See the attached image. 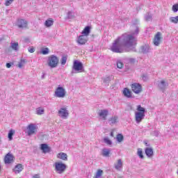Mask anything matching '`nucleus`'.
<instances>
[{
    "instance_id": "nucleus-4",
    "label": "nucleus",
    "mask_w": 178,
    "mask_h": 178,
    "mask_svg": "<svg viewBox=\"0 0 178 178\" xmlns=\"http://www.w3.org/2000/svg\"><path fill=\"white\" fill-rule=\"evenodd\" d=\"M55 170L58 175H62L66 170V164L60 162H56L54 163Z\"/></svg>"
},
{
    "instance_id": "nucleus-27",
    "label": "nucleus",
    "mask_w": 178,
    "mask_h": 178,
    "mask_svg": "<svg viewBox=\"0 0 178 178\" xmlns=\"http://www.w3.org/2000/svg\"><path fill=\"white\" fill-rule=\"evenodd\" d=\"M111 154V149H106V148H104L102 149V155L103 156H109V154Z\"/></svg>"
},
{
    "instance_id": "nucleus-17",
    "label": "nucleus",
    "mask_w": 178,
    "mask_h": 178,
    "mask_svg": "<svg viewBox=\"0 0 178 178\" xmlns=\"http://www.w3.org/2000/svg\"><path fill=\"white\" fill-rule=\"evenodd\" d=\"M119 122V117L118 115H114L108 119V123L111 126L113 124H116Z\"/></svg>"
},
{
    "instance_id": "nucleus-42",
    "label": "nucleus",
    "mask_w": 178,
    "mask_h": 178,
    "mask_svg": "<svg viewBox=\"0 0 178 178\" xmlns=\"http://www.w3.org/2000/svg\"><path fill=\"white\" fill-rule=\"evenodd\" d=\"M117 67L118 69H122L123 67V63H122V61H118L117 62Z\"/></svg>"
},
{
    "instance_id": "nucleus-19",
    "label": "nucleus",
    "mask_w": 178,
    "mask_h": 178,
    "mask_svg": "<svg viewBox=\"0 0 178 178\" xmlns=\"http://www.w3.org/2000/svg\"><path fill=\"white\" fill-rule=\"evenodd\" d=\"M90 33H91V27L90 26H87L84 28L81 34L87 37L88 35H89Z\"/></svg>"
},
{
    "instance_id": "nucleus-1",
    "label": "nucleus",
    "mask_w": 178,
    "mask_h": 178,
    "mask_svg": "<svg viewBox=\"0 0 178 178\" xmlns=\"http://www.w3.org/2000/svg\"><path fill=\"white\" fill-rule=\"evenodd\" d=\"M140 33V20H132L131 31L130 34L124 33L119 36L110 47L111 51L115 54H123L133 51L136 52L134 45L137 44V35Z\"/></svg>"
},
{
    "instance_id": "nucleus-25",
    "label": "nucleus",
    "mask_w": 178,
    "mask_h": 178,
    "mask_svg": "<svg viewBox=\"0 0 178 178\" xmlns=\"http://www.w3.org/2000/svg\"><path fill=\"white\" fill-rule=\"evenodd\" d=\"M122 166H123V163L122 162V159H118V163L115 164V168L117 170H120L122 168Z\"/></svg>"
},
{
    "instance_id": "nucleus-45",
    "label": "nucleus",
    "mask_w": 178,
    "mask_h": 178,
    "mask_svg": "<svg viewBox=\"0 0 178 178\" xmlns=\"http://www.w3.org/2000/svg\"><path fill=\"white\" fill-rule=\"evenodd\" d=\"M28 51L30 54H34V52H35V49H34V47H29Z\"/></svg>"
},
{
    "instance_id": "nucleus-29",
    "label": "nucleus",
    "mask_w": 178,
    "mask_h": 178,
    "mask_svg": "<svg viewBox=\"0 0 178 178\" xmlns=\"http://www.w3.org/2000/svg\"><path fill=\"white\" fill-rule=\"evenodd\" d=\"M136 109L138 111V113L145 114V108L141 106V105H138Z\"/></svg>"
},
{
    "instance_id": "nucleus-24",
    "label": "nucleus",
    "mask_w": 178,
    "mask_h": 178,
    "mask_svg": "<svg viewBox=\"0 0 178 178\" xmlns=\"http://www.w3.org/2000/svg\"><path fill=\"white\" fill-rule=\"evenodd\" d=\"M45 27H51V26H54V19L52 18H49L46 20L44 22Z\"/></svg>"
},
{
    "instance_id": "nucleus-51",
    "label": "nucleus",
    "mask_w": 178,
    "mask_h": 178,
    "mask_svg": "<svg viewBox=\"0 0 178 178\" xmlns=\"http://www.w3.org/2000/svg\"><path fill=\"white\" fill-rule=\"evenodd\" d=\"M41 79H45V74H42Z\"/></svg>"
},
{
    "instance_id": "nucleus-49",
    "label": "nucleus",
    "mask_w": 178,
    "mask_h": 178,
    "mask_svg": "<svg viewBox=\"0 0 178 178\" xmlns=\"http://www.w3.org/2000/svg\"><path fill=\"white\" fill-rule=\"evenodd\" d=\"M122 20L124 22H127L129 20V17L122 18Z\"/></svg>"
},
{
    "instance_id": "nucleus-20",
    "label": "nucleus",
    "mask_w": 178,
    "mask_h": 178,
    "mask_svg": "<svg viewBox=\"0 0 178 178\" xmlns=\"http://www.w3.org/2000/svg\"><path fill=\"white\" fill-rule=\"evenodd\" d=\"M122 92L123 95L126 97V98H131V91H130L129 88H124Z\"/></svg>"
},
{
    "instance_id": "nucleus-6",
    "label": "nucleus",
    "mask_w": 178,
    "mask_h": 178,
    "mask_svg": "<svg viewBox=\"0 0 178 178\" xmlns=\"http://www.w3.org/2000/svg\"><path fill=\"white\" fill-rule=\"evenodd\" d=\"M131 90L135 94H140L143 91V86L138 83H134L131 85Z\"/></svg>"
},
{
    "instance_id": "nucleus-18",
    "label": "nucleus",
    "mask_w": 178,
    "mask_h": 178,
    "mask_svg": "<svg viewBox=\"0 0 178 178\" xmlns=\"http://www.w3.org/2000/svg\"><path fill=\"white\" fill-rule=\"evenodd\" d=\"M145 152L148 158H151V156H154V149L151 147H147L145 150Z\"/></svg>"
},
{
    "instance_id": "nucleus-8",
    "label": "nucleus",
    "mask_w": 178,
    "mask_h": 178,
    "mask_svg": "<svg viewBox=\"0 0 178 178\" xmlns=\"http://www.w3.org/2000/svg\"><path fill=\"white\" fill-rule=\"evenodd\" d=\"M18 29H27L28 22L26 19H18L16 22Z\"/></svg>"
},
{
    "instance_id": "nucleus-3",
    "label": "nucleus",
    "mask_w": 178,
    "mask_h": 178,
    "mask_svg": "<svg viewBox=\"0 0 178 178\" xmlns=\"http://www.w3.org/2000/svg\"><path fill=\"white\" fill-rule=\"evenodd\" d=\"M54 96L56 98H65L66 97V90L62 86L58 85L55 90Z\"/></svg>"
},
{
    "instance_id": "nucleus-47",
    "label": "nucleus",
    "mask_w": 178,
    "mask_h": 178,
    "mask_svg": "<svg viewBox=\"0 0 178 178\" xmlns=\"http://www.w3.org/2000/svg\"><path fill=\"white\" fill-rule=\"evenodd\" d=\"M12 65H13V63H7L6 66L8 69H10V67H12Z\"/></svg>"
},
{
    "instance_id": "nucleus-5",
    "label": "nucleus",
    "mask_w": 178,
    "mask_h": 178,
    "mask_svg": "<svg viewBox=\"0 0 178 178\" xmlns=\"http://www.w3.org/2000/svg\"><path fill=\"white\" fill-rule=\"evenodd\" d=\"M58 116L61 118V119H67L69 118V111H67V108L62 107L58 110Z\"/></svg>"
},
{
    "instance_id": "nucleus-13",
    "label": "nucleus",
    "mask_w": 178,
    "mask_h": 178,
    "mask_svg": "<svg viewBox=\"0 0 178 178\" xmlns=\"http://www.w3.org/2000/svg\"><path fill=\"white\" fill-rule=\"evenodd\" d=\"M169 86V83L166 82L165 80H162L158 83L159 88L163 92H165V90L166 87Z\"/></svg>"
},
{
    "instance_id": "nucleus-33",
    "label": "nucleus",
    "mask_w": 178,
    "mask_h": 178,
    "mask_svg": "<svg viewBox=\"0 0 178 178\" xmlns=\"http://www.w3.org/2000/svg\"><path fill=\"white\" fill-rule=\"evenodd\" d=\"M103 173H104V171L102 170H98L97 171L96 175L94 177V178H101V177L102 176Z\"/></svg>"
},
{
    "instance_id": "nucleus-31",
    "label": "nucleus",
    "mask_w": 178,
    "mask_h": 178,
    "mask_svg": "<svg viewBox=\"0 0 178 178\" xmlns=\"http://www.w3.org/2000/svg\"><path fill=\"white\" fill-rule=\"evenodd\" d=\"M14 134H15V131H13V129H10L8 134V137L10 141H12V140H13Z\"/></svg>"
},
{
    "instance_id": "nucleus-54",
    "label": "nucleus",
    "mask_w": 178,
    "mask_h": 178,
    "mask_svg": "<svg viewBox=\"0 0 178 178\" xmlns=\"http://www.w3.org/2000/svg\"><path fill=\"white\" fill-rule=\"evenodd\" d=\"M2 143V140H1V137H0V143Z\"/></svg>"
},
{
    "instance_id": "nucleus-15",
    "label": "nucleus",
    "mask_w": 178,
    "mask_h": 178,
    "mask_svg": "<svg viewBox=\"0 0 178 178\" xmlns=\"http://www.w3.org/2000/svg\"><path fill=\"white\" fill-rule=\"evenodd\" d=\"M153 42L156 47H159V44H161V32H158L156 34Z\"/></svg>"
},
{
    "instance_id": "nucleus-50",
    "label": "nucleus",
    "mask_w": 178,
    "mask_h": 178,
    "mask_svg": "<svg viewBox=\"0 0 178 178\" xmlns=\"http://www.w3.org/2000/svg\"><path fill=\"white\" fill-rule=\"evenodd\" d=\"M33 178H40V175L36 174V175L33 176Z\"/></svg>"
},
{
    "instance_id": "nucleus-46",
    "label": "nucleus",
    "mask_w": 178,
    "mask_h": 178,
    "mask_svg": "<svg viewBox=\"0 0 178 178\" xmlns=\"http://www.w3.org/2000/svg\"><path fill=\"white\" fill-rule=\"evenodd\" d=\"M151 134H152V136H154V137H158V136H159V131H154Z\"/></svg>"
},
{
    "instance_id": "nucleus-36",
    "label": "nucleus",
    "mask_w": 178,
    "mask_h": 178,
    "mask_svg": "<svg viewBox=\"0 0 178 178\" xmlns=\"http://www.w3.org/2000/svg\"><path fill=\"white\" fill-rule=\"evenodd\" d=\"M145 20L146 22H151L152 20V15H151L149 13L146 14L145 16Z\"/></svg>"
},
{
    "instance_id": "nucleus-48",
    "label": "nucleus",
    "mask_w": 178,
    "mask_h": 178,
    "mask_svg": "<svg viewBox=\"0 0 178 178\" xmlns=\"http://www.w3.org/2000/svg\"><path fill=\"white\" fill-rule=\"evenodd\" d=\"M129 63H136V58H129Z\"/></svg>"
},
{
    "instance_id": "nucleus-14",
    "label": "nucleus",
    "mask_w": 178,
    "mask_h": 178,
    "mask_svg": "<svg viewBox=\"0 0 178 178\" xmlns=\"http://www.w3.org/2000/svg\"><path fill=\"white\" fill-rule=\"evenodd\" d=\"M15 156H13V154L8 153L4 157V163L6 164L12 163V162H13Z\"/></svg>"
},
{
    "instance_id": "nucleus-21",
    "label": "nucleus",
    "mask_w": 178,
    "mask_h": 178,
    "mask_svg": "<svg viewBox=\"0 0 178 178\" xmlns=\"http://www.w3.org/2000/svg\"><path fill=\"white\" fill-rule=\"evenodd\" d=\"M22 170H23V165L22 164L16 165L15 168L13 169V172H15V173H20Z\"/></svg>"
},
{
    "instance_id": "nucleus-44",
    "label": "nucleus",
    "mask_w": 178,
    "mask_h": 178,
    "mask_svg": "<svg viewBox=\"0 0 178 178\" xmlns=\"http://www.w3.org/2000/svg\"><path fill=\"white\" fill-rule=\"evenodd\" d=\"M13 2V0H6L5 5L6 6H9Z\"/></svg>"
},
{
    "instance_id": "nucleus-22",
    "label": "nucleus",
    "mask_w": 178,
    "mask_h": 178,
    "mask_svg": "<svg viewBox=\"0 0 178 178\" xmlns=\"http://www.w3.org/2000/svg\"><path fill=\"white\" fill-rule=\"evenodd\" d=\"M142 54H148L149 52V46L145 44L140 47Z\"/></svg>"
},
{
    "instance_id": "nucleus-7",
    "label": "nucleus",
    "mask_w": 178,
    "mask_h": 178,
    "mask_svg": "<svg viewBox=\"0 0 178 178\" xmlns=\"http://www.w3.org/2000/svg\"><path fill=\"white\" fill-rule=\"evenodd\" d=\"M84 69L83 66V63L79 60L74 61L72 70H75V72H81Z\"/></svg>"
},
{
    "instance_id": "nucleus-34",
    "label": "nucleus",
    "mask_w": 178,
    "mask_h": 178,
    "mask_svg": "<svg viewBox=\"0 0 178 178\" xmlns=\"http://www.w3.org/2000/svg\"><path fill=\"white\" fill-rule=\"evenodd\" d=\"M137 155L140 159H144V155L143 154V149L141 148L138 149Z\"/></svg>"
},
{
    "instance_id": "nucleus-43",
    "label": "nucleus",
    "mask_w": 178,
    "mask_h": 178,
    "mask_svg": "<svg viewBox=\"0 0 178 178\" xmlns=\"http://www.w3.org/2000/svg\"><path fill=\"white\" fill-rule=\"evenodd\" d=\"M172 10L175 13L178 12V4H175L172 6Z\"/></svg>"
},
{
    "instance_id": "nucleus-30",
    "label": "nucleus",
    "mask_w": 178,
    "mask_h": 178,
    "mask_svg": "<svg viewBox=\"0 0 178 178\" xmlns=\"http://www.w3.org/2000/svg\"><path fill=\"white\" fill-rule=\"evenodd\" d=\"M170 23H174V24H177L178 23V16L176 17H170L169 18Z\"/></svg>"
},
{
    "instance_id": "nucleus-38",
    "label": "nucleus",
    "mask_w": 178,
    "mask_h": 178,
    "mask_svg": "<svg viewBox=\"0 0 178 178\" xmlns=\"http://www.w3.org/2000/svg\"><path fill=\"white\" fill-rule=\"evenodd\" d=\"M104 141L107 145H112V140H111L109 138H104Z\"/></svg>"
},
{
    "instance_id": "nucleus-10",
    "label": "nucleus",
    "mask_w": 178,
    "mask_h": 178,
    "mask_svg": "<svg viewBox=\"0 0 178 178\" xmlns=\"http://www.w3.org/2000/svg\"><path fill=\"white\" fill-rule=\"evenodd\" d=\"M109 115V111L108 109H102L100 110L98 113V115L102 120H106V118H108V115Z\"/></svg>"
},
{
    "instance_id": "nucleus-35",
    "label": "nucleus",
    "mask_w": 178,
    "mask_h": 178,
    "mask_svg": "<svg viewBox=\"0 0 178 178\" xmlns=\"http://www.w3.org/2000/svg\"><path fill=\"white\" fill-rule=\"evenodd\" d=\"M67 61V56H63L61 59H60V63L61 65H66V62Z\"/></svg>"
},
{
    "instance_id": "nucleus-37",
    "label": "nucleus",
    "mask_w": 178,
    "mask_h": 178,
    "mask_svg": "<svg viewBox=\"0 0 178 178\" xmlns=\"http://www.w3.org/2000/svg\"><path fill=\"white\" fill-rule=\"evenodd\" d=\"M73 17H74V13H73L72 11H69L67 15V19H73Z\"/></svg>"
},
{
    "instance_id": "nucleus-41",
    "label": "nucleus",
    "mask_w": 178,
    "mask_h": 178,
    "mask_svg": "<svg viewBox=\"0 0 178 178\" xmlns=\"http://www.w3.org/2000/svg\"><path fill=\"white\" fill-rule=\"evenodd\" d=\"M42 55H48V54H49V49H48L47 47L42 49Z\"/></svg>"
},
{
    "instance_id": "nucleus-23",
    "label": "nucleus",
    "mask_w": 178,
    "mask_h": 178,
    "mask_svg": "<svg viewBox=\"0 0 178 178\" xmlns=\"http://www.w3.org/2000/svg\"><path fill=\"white\" fill-rule=\"evenodd\" d=\"M58 159H62L63 161H67V154L64 152H60L57 155Z\"/></svg>"
},
{
    "instance_id": "nucleus-12",
    "label": "nucleus",
    "mask_w": 178,
    "mask_h": 178,
    "mask_svg": "<svg viewBox=\"0 0 178 178\" xmlns=\"http://www.w3.org/2000/svg\"><path fill=\"white\" fill-rule=\"evenodd\" d=\"M87 41H88L87 36L84 35H81L78 37L76 42L77 44H79V45H85Z\"/></svg>"
},
{
    "instance_id": "nucleus-52",
    "label": "nucleus",
    "mask_w": 178,
    "mask_h": 178,
    "mask_svg": "<svg viewBox=\"0 0 178 178\" xmlns=\"http://www.w3.org/2000/svg\"><path fill=\"white\" fill-rule=\"evenodd\" d=\"M143 80H147V76L145 75L143 76Z\"/></svg>"
},
{
    "instance_id": "nucleus-2",
    "label": "nucleus",
    "mask_w": 178,
    "mask_h": 178,
    "mask_svg": "<svg viewBox=\"0 0 178 178\" xmlns=\"http://www.w3.org/2000/svg\"><path fill=\"white\" fill-rule=\"evenodd\" d=\"M59 63V58L56 55L53 54L49 56L47 60V65L51 69H55V67H58V64Z\"/></svg>"
},
{
    "instance_id": "nucleus-16",
    "label": "nucleus",
    "mask_w": 178,
    "mask_h": 178,
    "mask_svg": "<svg viewBox=\"0 0 178 178\" xmlns=\"http://www.w3.org/2000/svg\"><path fill=\"white\" fill-rule=\"evenodd\" d=\"M40 149L42 151L43 154H47L51 152V147L48 146L46 143H42L40 145Z\"/></svg>"
},
{
    "instance_id": "nucleus-32",
    "label": "nucleus",
    "mask_w": 178,
    "mask_h": 178,
    "mask_svg": "<svg viewBox=\"0 0 178 178\" xmlns=\"http://www.w3.org/2000/svg\"><path fill=\"white\" fill-rule=\"evenodd\" d=\"M116 139L118 143H122V141L124 140V136H123V135H122L121 134H118L117 135Z\"/></svg>"
},
{
    "instance_id": "nucleus-11",
    "label": "nucleus",
    "mask_w": 178,
    "mask_h": 178,
    "mask_svg": "<svg viewBox=\"0 0 178 178\" xmlns=\"http://www.w3.org/2000/svg\"><path fill=\"white\" fill-rule=\"evenodd\" d=\"M144 118H145V114L143 113H135V120L136 122L138 124L139 123H141L143 120H144Z\"/></svg>"
},
{
    "instance_id": "nucleus-26",
    "label": "nucleus",
    "mask_w": 178,
    "mask_h": 178,
    "mask_svg": "<svg viewBox=\"0 0 178 178\" xmlns=\"http://www.w3.org/2000/svg\"><path fill=\"white\" fill-rule=\"evenodd\" d=\"M10 47L12 48V49H13L14 51H19V43L18 42H12L10 44Z\"/></svg>"
},
{
    "instance_id": "nucleus-28",
    "label": "nucleus",
    "mask_w": 178,
    "mask_h": 178,
    "mask_svg": "<svg viewBox=\"0 0 178 178\" xmlns=\"http://www.w3.org/2000/svg\"><path fill=\"white\" fill-rule=\"evenodd\" d=\"M113 76H106L105 78L103 79V83L108 84L109 86V82L112 80Z\"/></svg>"
},
{
    "instance_id": "nucleus-9",
    "label": "nucleus",
    "mask_w": 178,
    "mask_h": 178,
    "mask_svg": "<svg viewBox=\"0 0 178 178\" xmlns=\"http://www.w3.org/2000/svg\"><path fill=\"white\" fill-rule=\"evenodd\" d=\"M37 130V126L35 124H30L27 127V135L33 136Z\"/></svg>"
},
{
    "instance_id": "nucleus-53",
    "label": "nucleus",
    "mask_w": 178,
    "mask_h": 178,
    "mask_svg": "<svg viewBox=\"0 0 178 178\" xmlns=\"http://www.w3.org/2000/svg\"><path fill=\"white\" fill-rule=\"evenodd\" d=\"M111 136H113V132H111Z\"/></svg>"
},
{
    "instance_id": "nucleus-39",
    "label": "nucleus",
    "mask_w": 178,
    "mask_h": 178,
    "mask_svg": "<svg viewBox=\"0 0 178 178\" xmlns=\"http://www.w3.org/2000/svg\"><path fill=\"white\" fill-rule=\"evenodd\" d=\"M44 108H38L36 109L37 115H44Z\"/></svg>"
},
{
    "instance_id": "nucleus-40",
    "label": "nucleus",
    "mask_w": 178,
    "mask_h": 178,
    "mask_svg": "<svg viewBox=\"0 0 178 178\" xmlns=\"http://www.w3.org/2000/svg\"><path fill=\"white\" fill-rule=\"evenodd\" d=\"M24 63H26V60L21 59L20 62L18 64V67H19V69H22Z\"/></svg>"
}]
</instances>
